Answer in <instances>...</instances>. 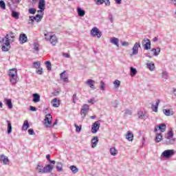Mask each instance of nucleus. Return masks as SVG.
I'll use <instances>...</instances> for the list:
<instances>
[{
	"label": "nucleus",
	"mask_w": 176,
	"mask_h": 176,
	"mask_svg": "<svg viewBox=\"0 0 176 176\" xmlns=\"http://www.w3.org/2000/svg\"><path fill=\"white\" fill-rule=\"evenodd\" d=\"M8 76L12 85H16L17 83V69H10L8 71Z\"/></svg>",
	"instance_id": "obj_3"
},
{
	"label": "nucleus",
	"mask_w": 176,
	"mask_h": 176,
	"mask_svg": "<svg viewBox=\"0 0 176 176\" xmlns=\"http://www.w3.org/2000/svg\"><path fill=\"white\" fill-rule=\"evenodd\" d=\"M86 83L88 85V86H89V87H91V89H96L94 87V80H93L91 79H89V80H87Z\"/></svg>",
	"instance_id": "obj_33"
},
{
	"label": "nucleus",
	"mask_w": 176,
	"mask_h": 176,
	"mask_svg": "<svg viewBox=\"0 0 176 176\" xmlns=\"http://www.w3.org/2000/svg\"><path fill=\"white\" fill-rule=\"evenodd\" d=\"M122 46H129V42H126V41L122 42Z\"/></svg>",
	"instance_id": "obj_64"
},
{
	"label": "nucleus",
	"mask_w": 176,
	"mask_h": 176,
	"mask_svg": "<svg viewBox=\"0 0 176 176\" xmlns=\"http://www.w3.org/2000/svg\"><path fill=\"white\" fill-rule=\"evenodd\" d=\"M91 35L94 37L97 36V38H101L102 34L101 33V31H100L98 28L94 27L91 30Z\"/></svg>",
	"instance_id": "obj_6"
},
{
	"label": "nucleus",
	"mask_w": 176,
	"mask_h": 176,
	"mask_svg": "<svg viewBox=\"0 0 176 176\" xmlns=\"http://www.w3.org/2000/svg\"><path fill=\"white\" fill-rule=\"evenodd\" d=\"M45 65L48 71H52V63L50 61H46Z\"/></svg>",
	"instance_id": "obj_42"
},
{
	"label": "nucleus",
	"mask_w": 176,
	"mask_h": 176,
	"mask_svg": "<svg viewBox=\"0 0 176 176\" xmlns=\"http://www.w3.org/2000/svg\"><path fill=\"white\" fill-rule=\"evenodd\" d=\"M142 45L145 50H149L151 49V40L148 38H144Z\"/></svg>",
	"instance_id": "obj_7"
},
{
	"label": "nucleus",
	"mask_w": 176,
	"mask_h": 176,
	"mask_svg": "<svg viewBox=\"0 0 176 176\" xmlns=\"http://www.w3.org/2000/svg\"><path fill=\"white\" fill-rule=\"evenodd\" d=\"M130 71H131V76H135V75H137V69L136 68H134L133 67H131L130 68Z\"/></svg>",
	"instance_id": "obj_37"
},
{
	"label": "nucleus",
	"mask_w": 176,
	"mask_h": 176,
	"mask_svg": "<svg viewBox=\"0 0 176 176\" xmlns=\"http://www.w3.org/2000/svg\"><path fill=\"white\" fill-rule=\"evenodd\" d=\"M53 168H54V166L53 165H50V164L45 165V166H44L45 174L52 173V171H53Z\"/></svg>",
	"instance_id": "obj_16"
},
{
	"label": "nucleus",
	"mask_w": 176,
	"mask_h": 176,
	"mask_svg": "<svg viewBox=\"0 0 176 176\" xmlns=\"http://www.w3.org/2000/svg\"><path fill=\"white\" fill-rule=\"evenodd\" d=\"M33 46H34V50L36 52H39V44H38V43H34Z\"/></svg>",
	"instance_id": "obj_45"
},
{
	"label": "nucleus",
	"mask_w": 176,
	"mask_h": 176,
	"mask_svg": "<svg viewBox=\"0 0 176 176\" xmlns=\"http://www.w3.org/2000/svg\"><path fill=\"white\" fill-rule=\"evenodd\" d=\"M126 138L128 140V141H133V140H134V135L133 133H131V131H128L126 135Z\"/></svg>",
	"instance_id": "obj_27"
},
{
	"label": "nucleus",
	"mask_w": 176,
	"mask_h": 176,
	"mask_svg": "<svg viewBox=\"0 0 176 176\" xmlns=\"http://www.w3.org/2000/svg\"><path fill=\"white\" fill-rule=\"evenodd\" d=\"M10 37L9 36V34H6L5 38H3L1 39V42H2V43H3V45L10 46Z\"/></svg>",
	"instance_id": "obj_15"
},
{
	"label": "nucleus",
	"mask_w": 176,
	"mask_h": 176,
	"mask_svg": "<svg viewBox=\"0 0 176 176\" xmlns=\"http://www.w3.org/2000/svg\"><path fill=\"white\" fill-rule=\"evenodd\" d=\"M56 170L58 171H63V163L60 162H56Z\"/></svg>",
	"instance_id": "obj_38"
},
{
	"label": "nucleus",
	"mask_w": 176,
	"mask_h": 176,
	"mask_svg": "<svg viewBox=\"0 0 176 176\" xmlns=\"http://www.w3.org/2000/svg\"><path fill=\"white\" fill-rule=\"evenodd\" d=\"M124 115H129V116H131L132 115V112L131 110L126 109L124 110Z\"/></svg>",
	"instance_id": "obj_50"
},
{
	"label": "nucleus",
	"mask_w": 176,
	"mask_h": 176,
	"mask_svg": "<svg viewBox=\"0 0 176 176\" xmlns=\"http://www.w3.org/2000/svg\"><path fill=\"white\" fill-rule=\"evenodd\" d=\"M77 12L80 17H83V16L86 14V11H85L83 9H81L80 8H77Z\"/></svg>",
	"instance_id": "obj_29"
},
{
	"label": "nucleus",
	"mask_w": 176,
	"mask_h": 176,
	"mask_svg": "<svg viewBox=\"0 0 176 176\" xmlns=\"http://www.w3.org/2000/svg\"><path fill=\"white\" fill-rule=\"evenodd\" d=\"M12 17H14V19H19L20 14H19V12H16V11H12Z\"/></svg>",
	"instance_id": "obj_44"
},
{
	"label": "nucleus",
	"mask_w": 176,
	"mask_h": 176,
	"mask_svg": "<svg viewBox=\"0 0 176 176\" xmlns=\"http://www.w3.org/2000/svg\"><path fill=\"white\" fill-rule=\"evenodd\" d=\"M27 41H28V38H27V35L25 34H20L19 42H20L21 45L25 43V42H27Z\"/></svg>",
	"instance_id": "obj_17"
},
{
	"label": "nucleus",
	"mask_w": 176,
	"mask_h": 176,
	"mask_svg": "<svg viewBox=\"0 0 176 176\" xmlns=\"http://www.w3.org/2000/svg\"><path fill=\"white\" fill-rule=\"evenodd\" d=\"M74 127L76 128V133H80V131H82V126L74 124Z\"/></svg>",
	"instance_id": "obj_43"
},
{
	"label": "nucleus",
	"mask_w": 176,
	"mask_h": 176,
	"mask_svg": "<svg viewBox=\"0 0 176 176\" xmlns=\"http://www.w3.org/2000/svg\"><path fill=\"white\" fill-rule=\"evenodd\" d=\"M159 104H160V100H157L155 104L151 105V109L153 112H157V108H159Z\"/></svg>",
	"instance_id": "obj_22"
},
{
	"label": "nucleus",
	"mask_w": 176,
	"mask_h": 176,
	"mask_svg": "<svg viewBox=\"0 0 176 176\" xmlns=\"http://www.w3.org/2000/svg\"><path fill=\"white\" fill-rule=\"evenodd\" d=\"M73 102L74 104H76V94L73 95Z\"/></svg>",
	"instance_id": "obj_60"
},
{
	"label": "nucleus",
	"mask_w": 176,
	"mask_h": 176,
	"mask_svg": "<svg viewBox=\"0 0 176 176\" xmlns=\"http://www.w3.org/2000/svg\"><path fill=\"white\" fill-rule=\"evenodd\" d=\"M98 137L94 136L91 140V148H96V146H97V144H98Z\"/></svg>",
	"instance_id": "obj_20"
},
{
	"label": "nucleus",
	"mask_w": 176,
	"mask_h": 176,
	"mask_svg": "<svg viewBox=\"0 0 176 176\" xmlns=\"http://www.w3.org/2000/svg\"><path fill=\"white\" fill-rule=\"evenodd\" d=\"M33 67L36 69L39 68L41 67V62L36 61L33 63Z\"/></svg>",
	"instance_id": "obj_46"
},
{
	"label": "nucleus",
	"mask_w": 176,
	"mask_h": 176,
	"mask_svg": "<svg viewBox=\"0 0 176 176\" xmlns=\"http://www.w3.org/2000/svg\"><path fill=\"white\" fill-rule=\"evenodd\" d=\"M50 42L51 45H52V46H56V45H57V43L58 42L57 36L55 34H53L52 36H51V38H50Z\"/></svg>",
	"instance_id": "obj_18"
},
{
	"label": "nucleus",
	"mask_w": 176,
	"mask_h": 176,
	"mask_svg": "<svg viewBox=\"0 0 176 176\" xmlns=\"http://www.w3.org/2000/svg\"><path fill=\"white\" fill-rule=\"evenodd\" d=\"M118 105H119V101H118V100H114L113 102V108H118Z\"/></svg>",
	"instance_id": "obj_53"
},
{
	"label": "nucleus",
	"mask_w": 176,
	"mask_h": 176,
	"mask_svg": "<svg viewBox=\"0 0 176 176\" xmlns=\"http://www.w3.org/2000/svg\"><path fill=\"white\" fill-rule=\"evenodd\" d=\"M154 133H156L155 142H160V141H162V140H163V136L162 135L161 133L157 132V127H155Z\"/></svg>",
	"instance_id": "obj_11"
},
{
	"label": "nucleus",
	"mask_w": 176,
	"mask_h": 176,
	"mask_svg": "<svg viewBox=\"0 0 176 176\" xmlns=\"http://www.w3.org/2000/svg\"><path fill=\"white\" fill-rule=\"evenodd\" d=\"M0 8H1V9H6V4L4 1H0Z\"/></svg>",
	"instance_id": "obj_48"
},
{
	"label": "nucleus",
	"mask_w": 176,
	"mask_h": 176,
	"mask_svg": "<svg viewBox=\"0 0 176 176\" xmlns=\"http://www.w3.org/2000/svg\"><path fill=\"white\" fill-rule=\"evenodd\" d=\"M108 19L111 23H113V15L112 14H109Z\"/></svg>",
	"instance_id": "obj_51"
},
{
	"label": "nucleus",
	"mask_w": 176,
	"mask_h": 176,
	"mask_svg": "<svg viewBox=\"0 0 176 176\" xmlns=\"http://www.w3.org/2000/svg\"><path fill=\"white\" fill-rule=\"evenodd\" d=\"M53 119V116H51L50 113L47 114L45 116V118L44 119V124L46 127L50 128L52 127V120Z\"/></svg>",
	"instance_id": "obj_5"
},
{
	"label": "nucleus",
	"mask_w": 176,
	"mask_h": 176,
	"mask_svg": "<svg viewBox=\"0 0 176 176\" xmlns=\"http://www.w3.org/2000/svg\"><path fill=\"white\" fill-rule=\"evenodd\" d=\"M36 170L39 174H45V167L41 166L39 164L37 165Z\"/></svg>",
	"instance_id": "obj_28"
},
{
	"label": "nucleus",
	"mask_w": 176,
	"mask_h": 176,
	"mask_svg": "<svg viewBox=\"0 0 176 176\" xmlns=\"http://www.w3.org/2000/svg\"><path fill=\"white\" fill-rule=\"evenodd\" d=\"M33 97V102H39L41 101V95L38 94H34L32 95Z\"/></svg>",
	"instance_id": "obj_23"
},
{
	"label": "nucleus",
	"mask_w": 176,
	"mask_h": 176,
	"mask_svg": "<svg viewBox=\"0 0 176 176\" xmlns=\"http://www.w3.org/2000/svg\"><path fill=\"white\" fill-rule=\"evenodd\" d=\"M28 129H30V124L28 123V121L25 120L22 126V130L25 131Z\"/></svg>",
	"instance_id": "obj_32"
},
{
	"label": "nucleus",
	"mask_w": 176,
	"mask_h": 176,
	"mask_svg": "<svg viewBox=\"0 0 176 176\" xmlns=\"http://www.w3.org/2000/svg\"><path fill=\"white\" fill-rule=\"evenodd\" d=\"M104 3H105L106 6H111V1H109V0H104Z\"/></svg>",
	"instance_id": "obj_58"
},
{
	"label": "nucleus",
	"mask_w": 176,
	"mask_h": 176,
	"mask_svg": "<svg viewBox=\"0 0 176 176\" xmlns=\"http://www.w3.org/2000/svg\"><path fill=\"white\" fill-rule=\"evenodd\" d=\"M6 122L8 124L7 133L8 134H10L12 133V122L9 120H7Z\"/></svg>",
	"instance_id": "obj_34"
},
{
	"label": "nucleus",
	"mask_w": 176,
	"mask_h": 176,
	"mask_svg": "<svg viewBox=\"0 0 176 176\" xmlns=\"http://www.w3.org/2000/svg\"><path fill=\"white\" fill-rule=\"evenodd\" d=\"M29 13L30 14H35V13H36V10H35L34 8H30Z\"/></svg>",
	"instance_id": "obj_54"
},
{
	"label": "nucleus",
	"mask_w": 176,
	"mask_h": 176,
	"mask_svg": "<svg viewBox=\"0 0 176 176\" xmlns=\"http://www.w3.org/2000/svg\"><path fill=\"white\" fill-rule=\"evenodd\" d=\"M104 2H105V0H95V3L98 6L102 5Z\"/></svg>",
	"instance_id": "obj_47"
},
{
	"label": "nucleus",
	"mask_w": 176,
	"mask_h": 176,
	"mask_svg": "<svg viewBox=\"0 0 176 176\" xmlns=\"http://www.w3.org/2000/svg\"><path fill=\"white\" fill-rule=\"evenodd\" d=\"M162 112L165 116H174V111L173 109H164Z\"/></svg>",
	"instance_id": "obj_13"
},
{
	"label": "nucleus",
	"mask_w": 176,
	"mask_h": 176,
	"mask_svg": "<svg viewBox=\"0 0 176 176\" xmlns=\"http://www.w3.org/2000/svg\"><path fill=\"white\" fill-rule=\"evenodd\" d=\"M28 134H30V135H34V134H35V132H34V129H28Z\"/></svg>",
	"instance_id": "obj_56"
},
{
	"label": "nucleus",
	"mask_w": 176,
	"mask_h": 176,
	"mask_svg": "<svg viewBox=\"0 0 176 176\" xmlns=\"http://www.w3.org/2000/svg\"><path fill=\"white\" fill-rule=\"evenodd\" d=\"M162 78H164V79H168V73H167V72H163Z\"/></svg>",
	"instance_id": "obj_49"
},
{
	"label": "nucleus",
	"mask_w": 176,
	"mask_h": 176,
	"mask_svg": "<svg viewBox=\"0 0 176 176\" xmlns=\"http://www.w3.org/2000/svg\"><path fill=\"white\" fill-rule=\"evenodd\" d=\"M10 49V45H2L1 46V50H3V52H9Z\"/></svg>",
	"instance_id": "obj_40"
},
{
	"label": "nucleus",
	"mask_w": 176,
	"mask_h": 176,
	"mask_svg": "<svg viewBox=\"0 0 176 176\" xmlns=\"http://www.w3.org/2000/svg\"><path fill=\"white\" fill-rule=\"evenodd\" d=\"M141 47V43H135L132 48V52L133 56H136V54H138V49Z\"/></svg>",
	"instance_id": "obj_12"
},
{
	"label": "nucleus",
	"mask_w": 176,
	"mask_h": 176,
	"mask_svg": "<svg viewBox=\"0 0 176 176\" xmlns=\"http://www.w3.org/2000/svg\"><path fill=\"white\" fill-rule=\"evenodd\" d=\"M46 7V1L45 0H39L38 1V10H37V13H41V14H37L35 16H29V24H34V21H36V23H40L42 21V19H43V12H45V9Z\"/></svg>",
	"instance_id": "obj_1"
},
{
	"label": "nucleus",
	"mask_w": 176,
	"mask_h": 176,
	"mask_svg": "<svg viewBox=\"0 0 176 176\" xmlns=\"http://www.w3.org/2000/svg\"><path fill=\"white\" fill-rule=\"evenodd\" d=\"M110 42L113 44L119 47V38L113 37L110 38Z\"/></svg>",
	"instance_id": "obj_24"
},
{
	"label": "nucleus",
	"mask_w": 176,
	"mask_h": 176,
	"mask_svg": "<svg viewBox=\"0 0 176 176\" xmlns=\"http://www.w3.org/2000/svg\"><path fill=\"white\" fill-rule=\"evenodd\" d=\"M65 71L62 72L60 74V80H63V82H67L68 83V76L65 74Z\"/></svg>",
	"instance_id": "obj_21"
},
{
	"label": "nucleus",
	"mask_w": 176,
	"mask_h": 176,
	"mask_svg": "<svg viewBox=\"0 0 176 176\" xmlns=\"http://www.w3.org/2000/svg\"><path fill=\"white\" fill-rule=\"evenodd\" d=\"M89 107L87 104H85L82 106L80 111V114L82 118H86V115H87V112H89Z\"/></svg>",
	"instance_id": "obj_9"
},
{
	"label": "nucleus",
	"mask_w": 176,
	"mask_h": 176,
	"mask_svg": "<svg viewBox=\"0 0 176 176\" xmlns=\"http://www.w3.org/2000/svg\"><path fill=\"white\" fill-rule=\"evenodd\" d=\"M4 101L6 102V104L8 106L9 109H12V108H13V104L12 103L11 99L6 98L4 99Z\"/></svg>",
	"instance_id": "obj_26"
},
{
	"label": "nucleus",
	"mask_w": 176,
	"mask_h": 176,
	"mask_svg": "<svg viewBox=\"0 0 176 176\" xmlns=\"http://www.w3.org/2000/svg\"><path fill=\"white\" fill-rule=\"evenodd\" d=\"M175 141L173 130L169 131L166 136L165 140H164V144H165V145H174V144H175Z\"/></svg>",
	"instance_id": "obj_2"
},
{
	"label": "nucleus",
	"mask_w": 176,
	"mask_h": 176,
	"mask_svg": "<svg viewBox=\"0 0 176 176\" xmlns=\"http://www.w3.org/2000/svg\"><path fill=\"white\" fill-rule=\"evenodd\" d=\"M51 102L54 108H58L60 107V101L58 99H57V98H54Z\"/></svg>",
	"instance_id": "obj_19"
},
{
	"label": "nucleus",
	"mask_w": 176,
	"mask_h": 176,
	"mask_svg": "<svg viewBox=\"0 0 176 176\" xmlns=\"http://www.w3.org/2000/svg\"><path fill=\"white\" fill-rule=\"evenodd\" d=\"M98 130H100V122L96 121L92 124L91 131L93 134H96Z\"/></svg>",
	"instance_id": "obj_10"
},
{
	"label": "nucleus",
	"mask_w": 176,
	"mask_h": 176,
	"mask_svg": "<svg viewBox=\"0 0 176 176\" xmlns=\"http://www.w3.org/2000/svg\"><path fill=\"white\" fill-rule=\"evenodd\" d=\"M44 36H45V41H50L51 36L53 35H51L50 34H45Z\"/></svg>",
	"instance_id": "obj_52"
},
{
	"label": "nucleus",
	"mask_w": 176,
	"mask_h": 176,
	"mask_svg": "<svg viewBox=\"0 0 176 176\" xmlns=\"http://www.w3.org/2000/svg\"><path fill=\"white\" fill-rule=\"evenodd\" d=\"M100 90H105V83L103 81L100 82Z\"/></svg>",
	"instance_id": "obj_55"
},
{
	"label": "nucleus",
	"mask_w": 176,
	"mask_h": 176,
	"mask_svg": "<svg viewBox=\"0 0 176 176\" xmlns=\"http://www.w3.org/2000/svg\"><path fill=\"white\" fill-rule=\"evenodd\" d=\"M0 162L3 163V164L6 165L8 163H9V158L8 156L2 154L0 155Z\"/></svg>",
	"instance_id": "obj_14"
},
{
	"label": "nucleus",
	"mask_w": 176,
	"mask_h": 176,
	"mask_svg": "<svg viewBox=\"0 0 176 176\" xmlns=\"http://www.w3.org/2000/svg\"><path fill=\"white\" fill-rule=\"evenodd\" d=\"M148 117L149 115L148 113H146V111H139L138 112V118L142 120H146Z\"/></svg>",
	"instance_id": "obj_8"
},
{
	"label": "nucleus",
	"mask_w": 176,
	"mask_h": 176,
	"mask_svg": "<svg viewBox=\"0 0 176 176\" xmlns=\"http://www.w3.org/2000/svg\"><path fill=\"white\" fill-rule=\"evenodd\" d=\"M63 57H65L66 58H69L70 55L69 54L63 53Z\"/></svg>",
	"instance_id": "obj_63"
},
{
	"label": "nucleus",
	"mask_w": 176,
	"mask_h": 176,
	"mask_svg": "<svg viewBox=\"0 0 176 176\" xmlns=\"http://www.w3.org/2000/svg\"><path fill=\"white\" fill-rule=\"evenodd\" d=\"M151 52L153 53V56H157L160 54V47L153 48Z\"/></svg>",
	"instance_id": "obj_31"
},
{
	"label": "nucleus",
	"mask_w": 176,
	"mask_h": 176,
	"mask_svg": "<svg viewBox=\"0 0 176 176\" xmlns=\"http://www.w3.org/2000/svg\"><path fill=\"white\" fill-rule=\"evenodd\" d=\"M70 170H72L73 174H76V173L79 171V169H78V168L74 165L70 166Z\"/></svg>",
	"instance_id": "obj_39"
},
{
	"label": "nucleus",
	"mask_w": 176,
	"mask_h": 176,
	"mask_svg": "<svg viewBox=\"0 0 176 176\" xmlns=\"http://www.w3.org/2000/svg\"><path fill=\"white\" fill-rule=\"evenodd\" d=\"M157 131L160 130L161 133H164L166 131V124H160L158 126H157Z\"/></svg>",
	"instance_id": "obj_25"
},
{
	"label": "nucleus",
	"mask_w": 176,
	"mask_h": 176,
	"mask_svg": "<svg viewBox=\"0 0 176 176\" xmlns=\"http://www.w3.org/2000/svg\"><path fill=\"white\" fill-rule=\"evenodd\" d=\"M30 111H32V112H35L36 111V107H33V106H30Z\"/></svg>",
	"instance_id": "obj_61"
},
{
	"label": "nucleus",
	"mask_w": 176,
	"mask_h": 176,
	"mask_svg": "<svg viewBox=\"0 0 176 176\" xmlns=\"http://www.w3.org/2000/svg\"><path fill=\"white\" fill-rule=\"evenodd\" d=\"M21 0H8V3L9 6H12V5H14V3H20Z\"/></svg>",
	"instance_id": "obj_36"
},
{
	"label": "nucleus",
	"mask_w": 176,
	"mask_h": 176,
	"mask_svg": "<svg viewBox=\"0 0 176 176\" xmlns=\"http://www.w3.org/2000/svg\"><path fill=\"white\" fill-rule=\"evenodd\" d=\"M174 155H175V151H174V149L165 150L162 153V157H164L165 159H170V157L174 156Z\"/></svg>",
	"instance_id": "obj_4"
},
{
	"label": "nucleus",
	"mask_w": 176,
	"mask_h": 176,
	"mask_svg": "<svg viewBox=\"0 0 176 176\" xmlns=\"http://www.w3.org/2000/svg\"><path fill=\"white\" fill-rule=\"evenodd\" d=\"M146 65H147V68L150 71H155V63H153V62L147 63Z\"/></svg>",
	"instance_id": "obj_30"
},
{
	"label": "nucleus",
	"mask_w": 176,
	"mask_h": 176,
	"mask_svg": "<svg viewBox=\"0 0 176 176\" xmlns=\"http://www.w3.org/2000/svg\"><path fill=\"white\" fill-rule=\"evenodd\" d=\"M96 102V100L94 98H91L89 100H88L89 104H94Z\"/></svg>",
	"instance_id": "obj_59"
},
{
	"label": "nucleus",
	"mask_w": 176,
	"mask_h": 176,
	"mask_svg": "<svg viewBox=\"0 0 176 176\" xmlns=\"http://www.w3.org/2000/svg\"><path fill=\"white\" fill-rule=\"evenodd\" d=\"M113 85H114V87L116 89H119V87H120V80H116L114 82H113Z\"/></svg>",
	"instance_id": "obj_41"
},
{
	"label": "nucleus",
	"mask_w": 176,
	"mask_h": 176,
	"mask_svg": "<svg viewBox=\"0 0 176 176\" xmlns=\"http://www.w3.org/2000/svg\"><path fill=\"white\" fill-rule=\"evenodd\" d=\"M13 35H14V33H13L12 32H10V34H8V36L10 38H11L12 39H13V38H14V36H13Z\"/></svg>",
	"instance_id": "obj_62"
},
{
	"label": "nucleus",
	"mask_w": 176,
	"mask_h": 176,
	"mask_svg": "<svg viewBox=\"0 0 176 176\" xmlns=\"http://www.w3.org/2000/svg\"><path fill=\"white\" fill-rule=\"evenodd\" d=\"M110 154L111 156H116V155H118V150H116V148L111 147L110 148Z\"/></svg>",
	"instance_id": "obj_35"
},
{
	"label": "nucleus",
	"mask_w": 176,
	"mask_h": 176,
	"mask_svg": "<svg viewBox=\"0 0 176 176\" xmlns=\"http://www.w3.org/2000/svg\"><path fill=\"white\" fill-rule=\"evenodd\" d=\"M43 73V69L42 68L36 71V74H38V75H42Z\"/></svg>",
	"instance_id": "obj_57"
}]
</instances>
